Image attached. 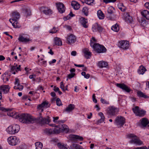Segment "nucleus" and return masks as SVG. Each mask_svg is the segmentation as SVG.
Here are the masks:
<instances>
[{
	"mask_svg": "<svg viewBox=\"0 0 149 149\" xmlns=\"http://www.w3.org/2000/svg\"><path fill=\"white\" fill-rule=\"evenodd\" d=\"M12 109H6L7 111H9L8 113V116L13 118L18 119L19 121L23 123L29 124L34 123L36 119L32 116L28 114L23 113L19 114L17 113L12 111Z\"/></svg>",
	"mask_w": 149,
	"mask_h": 149,
	"instance_id": "obj_1",
	"label": "nucleus"
},
{
	"mask_svg": "<svg viewBox=\"0 0 149 149\" xmlns=\"http://www.w3.org/2000/svg\"><path fill=\"white\" fill-rule=\"evenodd\" d=\"M127 137L130 139V143L131 144L139 146L143 145V142L137 136L134 134H128L127 135Z\"/></svg>",
	"mask_w": 149,
	"mask_h": 149,
	"instance_id": "obj_2",
	"label": "nucleus"
},
{
	"mask_svg": "<svg viewBox=\"0 0 149 149\" xmlns=\"http://www.w3.org/2000/svg\"><path fill=\"white\" fill-rule=\"evenodd\" d=\"M90 46L94 51L98 53H102L106 52L107 49L105 47L98 43H94L92 40L90 41Z\"/></svg>",
	"mask_w": 149,
	"mask_h": 149,
	"instance_id": "obj_3",
	"label": "nucleus"
},
{
	"mask_svg": "<svg viewBox=\"0 0 149 149\" xmlns=\"http://www.w3.org/2000/svg\"><path fill=\"white\" fill-rule=\"evenodd\" d=\"M19 130V126L18 125L14 124L9 126L6 130L8 133L13 134L17 133Z\"/></svg>",
	"mask_w": 149,
	"mask_h": 149,
	"instance_id": "obj_4",
	"label": "nucleus"
},
{
	"mask_svg": "<svg viewBox=\"0 0 149 149\" xmlns=\"http://www.w3.org/2000/svg\"><path fill=\"white\" fill-rule=\"evenodd\" d=\"M61 125H60L56 126L54 128L52 129H46L45 130V132L47 134H58L61 132V130L60 129Z\"/></svg>",
	"mask_w": 149,
	"mask_h": 149,
	"instance_id": "obj_5",
	"label": "nucleus"
},
{
	"mask_svg": "<svg viewBox=\"0 0 149 149\" xmlns=\"http://www.w3.org/2000/svg\"><path fill=\"white\" fill-rule=\"evenodd\" d=\"M125 119L123 117L118 116L115 119L114 124L118 127L123 126L125 123Z\"/></svg>",
	"mask_w": 149,
	"mask_h": 149,
	"instance_id": "obj_6",
	"label": "nucleus"
},
{
	"mask_svg": "<svg viewBox=\"0 0 149 149\" xmlns=\"http://www.w3.org/2000/svg\"><path fill=\"white\" fill-rule=\"evenodd\" d=\"M19 139L16 136H11L8 139V141L10 145L15 146L19 142Z\"/></svg>",
	"mask_w": 149,
	"mask_h": 149,
	"instance_id": "obj_7",
	"label": "nucleus"
},
{
	"mask_svg": "<svg viewBox=\"0 0 149 149\" xmlns=\"http://www.w3.org/2000/svg\"><path fill=\"white\" fill-rule=\"evenodd\" d=\"M130 46L129 42L127 41L121 40L119 42V47L123 50H125L129 49Z\"/></svg>",
	"mask_w": 149,
	"mask_h": 149,
	"instance_id": "obj_8",
	"label": "nucleus"
},
{
	"mask_svg": "<svg viewBox=\"0 0 149 149\" xmlns=\"http://www.w3.org/2000/svg\"><path fill=\"white\" fill-rule=\"evenodd\" d=\"M132 110L134 113L137 116H143L146 113V111L143 110L139 109V107H135L132 109Z\"/></svg>",
	"mask_w": 149,
	"mask_h": 149,
	"instance_id": "obj_9",
	"label": "nucleus"
},
{
	"mask_svg": "<svg viewBox=\"0 0 149 149\" xmlns=\"http://www.w3.org/2000/svg\"><path fill=\"white\" fill-rule=\"evenodd\" d=\"M40 11L46 15L50 16L53 13L52 11L49 8L42 6L39 8Z\"/></svg>",
	"mask_w": 149,
	"mask_h": 149,
	"instance_id": "obj_10",
	"label": "nucleus"
},
{
	"mask_svg": "<svg viewBox=\"0 0 149 149\" xmlns=\"http://www.w3.org/2000/svg\"><path fill=\"white\" fill-rule=\"evenodd\" d=\"M115 85L117 87L127 93H129L131 91L130 88L124 83H116Z\"/></svg>",
	"mask_w": 149,
	"mask_h": 149,
	"instance_id": "obj_11",
	"label": "nucleus"
},
{
	"mask_svg": "<svg viewBox=\"0 0 149 149\" xmlns=\"http://www.w3.org/2000/svg\"><path fill=\"white\" fill-rule=\"evenodd\" d=\"M20 17L19 13L17 11L13 12L12 13V18L9 19V21L10 23L13 22H17V21L19 19Z\"/></svg>",
	"mask_w": 149,
	"mask_h": 149,
	"instance_id": "obj_12",
	"label": "nucleus"
},
{
	"mask_svg": "<svg viewBox=\"0 0 149 149\" xmlns=\"http://www.w3.org/2000/svg\"><path fill=\"white\" fill-rule=\"evenodd\" d=\"M124 19L125 21L128 23H133V19L132 17L130 16L128 13H124L123 14Z\"/></svg>",
	"mask_w": 149,
	"mask_h": 149,
	"instance_id": "obj_13",
	"label": "nucleus"
},
{
	"mask_svg": "<svg viewBox=\"0 0 149 149\" xmlns=\"http://www.w3.org/2000/svg\"><path fill=\"white\" fill-rule=\"evenodd\" d=\"M67 43L68 44L71 45L74 43L76 41V38L75 36L71 34L67 36Z\"/></svg>",
	"mask_w": 149,
	"mask_h": 149,
	"instance_id": "obj_14",
	"label": "nucleus"
},
{
	"mask_svg": "<svg viewBox=\"0 0 149 149\" xmlns=\"http://www.w3.org/2000/svg\"><path fill=\"white\" fill-rule=\"evenodd\" d=\"M118 111L119 110L118 108L112 106L110 108L107 113L110 116H113L117 114Z\"/></svg>",
	"mask_w": 149,
	"mask_h": 149,
	"instance_id": "obj_15",
	"label": "nucleus"
},
{
	"mask_svg": "<svg viewBox=\"0 0 149 149\" xmlns=\"http://www.w3.org/2000/svg\"><path fill=\"white\" fill-rule=\"evenodd\" d=\"M92 29L93 32L98 31L101 32L102 31L103 28L97 23H96L93 25Z\"/></svg>",
	"mask_w": 149,
	"mask_h": 149,
	"instance_id": "obj_16",
	"label": "nucleus"
},
{
	"mask_svg": "<svg viewBox=\"0 0 149 149\" xmlns=\"http://www.w3.org/2000/svg\"><path fill=\"white\" fill-rule=\"evenodd\" d=\"M57 9L58 12L61 13H62L65 11V8L64 5L61 3H56Z\"/></svg>",
	"mask_w": 149,
	"mask_h": 149,
	"instance_id": "obj_17",
	"label": "nucleus"
},
{
	"mask_svg": "<svg viewBox=\"0 0 149 149\" xmlns=\"http://www.w3.org/2000/svg\"><path fill=\"white\" fill-rule=\"evenodd\" d=\"M38 120L40 124L41 125H44L45 124H48L50 122V120L49 118L46 119L43 118L42 117H40Z\"/></svg>",
	"mask_w": 149,
	"mask_h": 149,
	"instance_id": "obj_18",
	"label": "nucleus"
},
{
	"mask_svg": "<svg viewBox=\"0 0 149 149\" xmlns=\"http://www.w3.org/2000/svg\"><path fill=\"white\" fill-rule=\"evenodd\" d=\"M69 137L73 141H82L83 138L82 137L79 135L74 134H71L70 135Z\"/></svg>",
	"mask_w": 149,
	"mask_h": 149,
	"instance_id": "obj_19",
	"label": "nucleus"
},
{
	"mask_svg": "<svg viewBox=\"0 0 149 149\" xmlns=\"http://www.w3.org/2000/svg\"><path fill=\"white\" fill-rule=\"evenodd\" d=\"M80 23L85 28H87L88 27V25L87 24L88 23L87 19L85 18L82 17L79 19Z\"/></svg>",
	"mask_w": 149,
	"mask_h": 149,
	"instance_id": "obj_20",
	"label": "nucleus"
},
{
	"mask_svg": "<svg viewBox=\"0 0 149 149\" xmlns=\"http://www.w3.org/2000/svg\"><path fill=\"white\" fill-rule=\"evenodd\" d=\"M13 66L10 68V72L13 74H15L16 72H17L20 70V68L21 66Z\"/></svg>",
	"mask_w": 149,
	"mask_h": 149,
	"instance_id": "obj_21",
	"label": "nucleus"
},
{
	"mask_svg": "<svg viewBox=\"0 0 149 149\" xmlns=\"http://www.w3.org/2000/svg\"><path fill=\"white\" fill-rule=\"evenodd\" d=\"M10 88L8 85H3L0 87V90L2 91L3 93H7L9 90Z\"/></svg>",
	"mask_w": 149,
	"mask_h": 149,
	"instance_id": "obj_22",
	"label": "nucleus"
},
{
	"mask_svg": "<svg viewBox=\"0 0 149 149\" xmlns=\"http://www.w3.org/2000/svg\"><path fill=\"white\" fill-rule=\"evenodd\" d=\"M98 115L100 117V119L97 120L96 124L99 125L102 123L104 121L105 117L104 114L102 112H100L98 113Z\"/></svg>",
	"mask_w": 149,
	"mask_h": 149,
	"instance_id": "obj_23",
	"label": "nucleus"
},
{
	"mask_svg": "<svg viewBox=\"0 0 149 149\" xmlns=\"http://www.w3.org/2000/svg\"><path fill=\"white\" fill-rule=\"evenodd\" d=\"M83 52L85 56L87 58H89L91 56V53L89 51V50L87 48H85L83 50Z\"/></svg>",
	"mask_w": 149,
	"mask_h": 149,
	"instance_id": "obj_24",
	"label": "nucleus"
},
{
	"mask_svg": "<svg viewBox=\"0 0 149 149\" xmlns=\"http://www.w3.org/2000/svg\"><path fill=\"white\" fill-rule=\"evenodd\" d=\"M71 4L74 9L75 10H77L80 8V4L77 2L75 1H72V2Z\"/></svg>",
	"mask_w": 149,
	"mask_h": 149,
	"instance_id": "obj_25",
	"label": "nucleus"
},
{
	"mask_svg": "<svg viewBox=\"0 0 149 149\" xmlns=\"http://www.w3.org/2000/svg\"><path fill=\"white\" fill-rule=\"evenodd\" d=\"M54 44L55 45L58 46H61L62 45V42L61 39L59 38L56 37L54 40Z\"/></svg>",
	"mask_w": 149,
	"mask_h": 149,
	"instance_id": "obj_26",
	"label": "nucleus"
},
{
	"mask_svg": "<svg viewBox=\"0 0 149 149\" xmlns=\"http://www.w3.org/2000/svg\"><path fill=\"white\" fill-rule=\"evenodd\" d=\"M146 70V68L143 66H140L138 70V72L139 74H143Z\"/></svg>",
	"mask_w": 149,
	"mask_h": 149,
	"instance_id": "obj_27",
	"label": "nucleus"
},
{
	"mask_svg": "<svg viewBox=\"0 0 149 149\" xmlns=\"http://www.w3.org/2000/svg\"><path fill=\"white\" fill-rule=\"evenodd\" d=\"M53 122L56 124L63 123L65 122V120H58L59 118V117L58 116L53 117Z\"/></svg>",
	"mask_w": 149,
	"mask_h": 149,
	"instance_id": "obj_28",
	"label": "nucleus"
},
{
	"mask_svg": "<svg viewBox=\"0 0 149 149\" xmlns=\"http://www.w3.org/2000/svg\"><path fill=\"white\" fill-rule=\"evenodd\" d=\"M141 14L146 19L149 20V11L147 10H144L141 12Z\"/></svg>",
	"mask_w": 149,
	"mask_h": 149,
	"instance_id": "obj_29",
	"label": "nucleus"
},
{
	"mask_svg": "<svg viewBox=\"0 0 149 149\" xmlns=\"http://www.w3.org/2000/svg\"><path fill=\"white\" fill-rule=\"evenodd\" d=\"M60 125L61 127L60 128L61 130V132H67L69 131V129L67 125L64 124H63L62 125Z\"/></svg>",
	"mask_w": 149,
	"mask_h": 149,
	"instance_id": "obj_30",
	"label": "nucleus"
},
{
	"mask_svg": "<svg viewBox=\"0 0 149 149\" xmlns=\"http://www.w3.org/2000/svg\"><path fill=\"white\" fill-rule=\"evenodd\" d=\"M69 149H84V148L79 144H74L70 147Z\"/></svg>",
	"mask_w": 149,
	"mask_h": 149,
	"instance_id": "obj_31",
	"label": "nucleus"
},
{
	"mask_svg": "<svg viewBox=\"0 0 149 149\" xmlns=\"http://www.w3.org/2000/svg\"><path fill=\"white\" fill-rule=\"evenodd\" d=\"M58 146L61 149H68V146L67 145L63 143L59 142L58 143Z\"/></svg>",
	"mask_w": 149,
	"mask_h": 149,
	"instance_id": "obj_32",
	"label": "nucleus"
},
{
	"mask_svg": "<svg viewBox=\"0 0 149 149\" xmlns=\"http://www.w3.org/2000/svg\"><path fill=\"white\" fill-rule=\"evenodd\" d=\"M75 106L73 104H69L65 109V111L69 113L74 108Z\"/></svg>",
	"mask_w": 149,
	"mask_h": 149,
	"instance_id": "obj_33",
	"label": "nucleus"
},
{
	"mask_svg": "<svg viewBox=\"0 0 149 149\" xmlns=\"http://www.w3.org/2000/svg\"><path fill=\"white\" fill-rule=\"evenodd\" d=\"M137 96L139 97L144 98H148L149 97L141 91H139L137 92Z\"/></svg>",
	"mask_w": 149,
	"mask_h": 149,
	"instance_id": "obj_34",
	"label": "nucleus"
},
{
	"mask_svg": "<svg viewBox=\"0 0 149 149\" xmlns=\"http://www.w3.org/2000/svg\"><path fill=\"white\" fill-rule=\"evenodd\" d=\"M18 40L20 42H27L30 41L29 38H24L22 36H19Z\"/></svg>",
	"mask_w": 149,
	"mask_h": 149,
	"instance_id": "obj_35",
	"label": "nucleus"
},
{
	"mask_svg": "<svg viewBox=\"0 0 149 149\" xmlns=\"http://www.w3.org/2000/svg\"><path fill=\"white\" fill-rule=\"evenodd\" d=\"M141 123L142 126L146 127L149 123V121L147 119L144 118L141 120Z\"/></svg>",
	"mask_w": 149,
	"mask_h": 149,
	"instance_id": "obj_36",
	"label": "nucleus"
},
{
	"mask_svg": "<svg viewBox=\"0 0 149 149\" xmlns=\"http://www.w3.org/2000/svg\"><path fill=\"white\" fill-rule=\"evenodd\" d=\"M97 16L100 19H103L104 17V14L101 10L97 11Z\"/></svg>",
	"mask_w": 149,
	"mask_h": 149,
	"instance_id": "obj_37",
	"label": "nucleus"
},
{
	"mask_svg": "<svg viewBox=\"0 0 149 149\" xmlns=\"http://www.w3.org/2000/svg\"><path fill=\"white\" fill-rule=\"evenodd\" d=\"M41 105H42L44 109L45 108H47L50 107V104L47 101L43 102L41 104Z\"/></svg>",
	"mask_w": 149,
	"mask_h": 149,
	"instance_id": "obj_38",
	"label": "nucleus"
},
{
	"mask_svg": "<svg viewBox=\"0 0 149 149\" xmlns=\"http://www.w3.org/2000/svg\"><path fill=\"white\" fill-rule=\"evenodd\" d=\"M36 149H41L42 147V144L40 142H38L35 143Z\"/></svg>",
	"mask_w": 149,
	"mask_h": 149,
	"instance_id": "obj_39",
	"label": "nucleus"
},
{
	"mask_svg": "<svg viewBox=\"0 0 149 149\" xmlns=\"http://www.w3.org/2000/svg\"><path fill=\"white\" fill-rule=\"evenodd\" d=\"M111 29L114 31L116 32H118L119 30V28L118 27V25L116 24L114 25L113 26L111 27Z\"/></svg>",
	"mask_w": 149,
	"mask_h": 149,
	"instance_id": "obj_40",
	"label": "nucleus"
},
{
	"mask_svg": "<svg viewBox=\"0 0 149 149\" xmlns=\"http://www.w3.org/2000/svg\"><path fill=\"white\" fill-rule=\"evenodd\" d=\"M88 8L86 7H84L82 9V12L86 16L88 15Z\"/></svg>",
	"mask_w": 149,
	"mask_h": 149,
	"instance_id": "obj_41",
	"label": "nucleus"
},
{
	"mask_svg": "<svg viewBox=\"0 0 149 149\" xmlns=\"http://www.w3.org/2000/svg\"><path fill=\"white\" fill-rule=\"evenodd\" d=\"M118 8L121 10L122 11L124 12L126 10V7L123 4H120L118 5Z\"/></svg>",
	"mask_w": 149,
	"mask_h": 149,
	"instance_id": "obj_42",
	"label": "nucleus"
},
{
	"mask_svg": "<svg viewBox=\"0 0 149 149\" xmlns=\"http://www.w3.org/2000/svg\"><path fill=\"white\" fill-rule=\"evenodd\" d=\"M114 8L112 6H110L108 8L107 10V12L110 15L112 14L113 13V10Z\"/></svg>",
	"mask_w": 149,
	"mask_h": 149,
	"instance_id": "obj_43",
	"label": "nucleus"
},
{
	"mask_svg": "<svg viewBox=\"0 0 149 149\" xmlns=\"http://www.w3.org/2000/svg\"><path fill=\"white\" fill-rule=\"evenodd\" d=\"M14 88L15 89H18L19 91H21L23 89V86L19 84L15 86Z\"/></svg>",
	"mask_w": 149,
	"mask_h": 149,
	"instance_id": "obj_44",
	"label": "nucleus"
},
{
	"mask_svg": "<svg viewBox=\"0 0 149 149\" xmlns=\"http://www.w3.org/2000/svg\"><path fill=\"white\" fill-rule=\"evenodd\" d=\"M101 102L103 104L107 105L109 104V102L108 101H107L106 100L103 99L102 98H101L100 100Z\"/></svg>",
	"mask_w": 149,
	"mask_h": 149,
	"instance_id": "obj_45",
	"label": "nucleus"
},
{
	"mask_svg": "<svg viewBox=\"0 0 149 149\" xmlns=\"http://www.w3.org/2000/svg\"><path fill=\"white\" fill-rule=\"evenodd\" d=\"M60 88L62 89L63 91H65L66 90H67L68 89L67 87H65L63 84V82L61 81L60 84Z\"/></svg>",
	"mask_w": 149,
	"mask_h": 149,
	"instance_id": "obj_46",
	"label": "nucleus"
},
{
	"mask_svg": "<svg viewBox=\"0 0 149 149\" xmlns=\"http://www.w3.org/2000/svg\"><path fill=\"white\" fill-rule=\"evenodd\" d=\"M37 109L38 111L41 112L43 111L44 108L40 104L37 106Z\"/></svg>",
	"mask_w": 149,
	"mask_h": 149,
	"instance_id": "obj_47",
	"label": "nucleus"
},
{
	"mask_svg": "<svg viewBox=\"0 0 149 149\" xmlns=\"http://www.w3.org/2000/svg\"><path fill=\"white\" fill-rule=\"evenodd\" d=\"M57 31V28L55 27H54L52 29L49 31V33H56Z\"/></svg>",
	"mask_w": 149,
	"mask_h": 149,
	"instance_id": "obj_48",
	"label": "nucleus"
},
{
	"mask_svg": "<svg viewBox=\"0 0 149 149\" xmlns=\"http://www.w3.org/2000/svg\"><path fill=\"white\" fill-rule=\"evenodd\" d=\"M107 62L103 61H101L98 62V65H108Z\"/></svg>",
	"mask_w": 149,
	"mask_h": 149,
	"instance_id": "obj_49",
	"label": "nucleus"
},
{
	"mask_svg": "<svg viewBox=\"0 0 149 149\" xmlns=\"http://www.w3.org/2000/svg\"><path fill=\"white\" fill-rule=\"evenodd\" d=\"M74 16H75V15L72 13V11H71L68 15L65 18L66 19L65 20L69 19L70 18V17H73Z\"/></svg>",
	"mask_w": 149,
	"mask_h": 149,
	"instance_id": "obj_50",
	"label": "nucleus"
},
{
	"mask_svg": "<svg viewBox=\"0 0 149 149\" xmlns=\"http://www.w3.org/2000/svg\"><path fill=\"white\" fill-rule=\"evenodd\" d=\"M56 105L58 106H60L62 105L61 100L59 98L57 99L56 100Z\"/></svg>",
	"mask_w": 149,
	"mask_h": 149,
	"instance_id": "obj_51",
	"label": "nucleus"
},
{
	"mask_svg": "<svg viewBox=\"0 0 149 149\" xmlns=\"http://www.w3.org/2000/svg\"><path fill=\"white\" fill-rule=\"evenodd\" d=\"M116 1V0H103V2L106 4L109 3H114Z\"/></svg>",
	"mask_w": 149,
	"mask_h": 149,
	"instance_id": "obj_52",
	"label": "nucleus"
},
{
	"mask_svg": "<svg viewBox=\"0 0 149 149\" xmlns=\"http://www.w3.org/2000/svg\"><path fill=\"white\" fill-rule=\"evenodd\" d=\"M94 0H85V3L88 5H91V3H93Z\"/></svg>",
	"mask_w": 149,
	"mask_h": 149,
	"instance_id": "obj_53",
	"label": "nucleus"
},
{
	"mask_svg": "<svg viewBox=\"0 0 149 149\" xmlns=\"http://www.w3.org/2000/svg\"><path fill=\"white\" fill-rule=\"evenodd\" d=\"M24 11L27 13L28 15H29L31 14V10L29 8H26L24 9Z\"/></svg>",
	"mask_w": 149,
	"mask_h": 149,
	"instance_id": "obj_54",
	"label": "nucleus"
},
{
	"mask_svg": "<svg viewBox=\"0 0 149 149\" xmlns=\"http://www.w3.org/2000/svg\"><path fill=\"white\" fill-rule=\"evenodd\" d=\"M11 23L12 24V25L14 28H17L19 27V26H18L17 25V22H13L12 23Z\"/></svg>",
	"mask_w": 149,
	"mask_h": 149,
	"instance_id": "obj_55",
	"label": "nucleus"
},
{
	"mask_svg": "<svg viewBox=\"0 0 149 149\" xmlns=\"http://www.w3.org/2000/svg\"><path fill=\"white\" fill-rule=\"evenodd\" d=\"M75 74L74 73H71L68 75V77L69 79H71L74 76Z\"/></svg>",
	"mask_w": 149,
	"mask_h": 149,
	"instance_id": "obj_56",
	"label": "nucleus"
},
{
	"mask_svg": "<svg viewBox=\"0 0 149 149\" xmlns=\"http://www.w3.org/2000/svg\"><path fill=\"white\" fill-rule=\"evenodd\" d=\"M19 80L18 79H15V86L19 84Z\"/></svg>",
	"mask_w": 149,
	"mask_h": 149,
	"instance_id": "obj_57",
	"label": "nucleus"
},
{
	"mask_svg": "<svg viewBox=\"0 0 149 149\" xmlns=\"http://www.w3.org/2000/svg\"><path fill=\"white\" fill-rule=\"evenodd\" d=\"M146 89L149 90V81L146 82Z\"/></svg>",
	"mask_w": 149,
	"mask_h": 149,
	"instance_id": "obj_58",
	"label": "nucleus"
},
{
	"mask_svg": "<svg viewBox=\"0 0 149 149\" xmlns=\"http://www.w3.org/2000/svg\"><path fill=\"white\" fill-rule=\"evenodd\" d=\"M144 5L146 8L149 9V2H146Z\"/></svg>",
	"mask_w": 149,
	"mask_h": 149,
	"instance_id": "obj_59",
	"label": "nucleus"
},
{
	"mask_svg": "<svg viewBox=\"0 0 149 149\" xmlns=\"http://www.w3.org/2000/svg\"><path fill=\"white\" fill-rule=\"evenodd\" d=\"M59 90V89L58 87L55 86L54 87V90L56 92H58Z\"/></svg>",
	"mask_w": 149,
	"mask_h": 149,
	"instance_id": "obj_60",
	"label": "nucleus"
},
{
	"mask_svg": "<svg viewBox=\"0 0 149 149\" xmlns=\"http://www.w3.org/2000/svg\"><path fill=\"white\" fill-rule=\"evenodd\" d=\"M47 64V61H43L41 62H40V63H38L39 65L40 64L42 65H46Z\"/></svg>",
	"mask_w": 149,
	"mask_h": 149,
	"instance_id": "obj_61",
	"label": "nucleus"
},
{
	"mask_svg": "<svg viewBox=\"0 0 149 149\" xmlns=\"http://www.w3.org/2000/svg\"><path fill=\"white\" fill-rule=\"evenodd\" d=\"M77 54V52L75 51H72L71 53V55L72 56H75Z\"/></svg>",
	"mask_w": 149,
	"mask_h": 149,
	"instance_id": "obj_62",
	"label": "nucleus"
},
{
	"mask_svg": "<svg viewBox=\"0 0 149 149\" xmlns=\"http://www.w3.org/2000/svg\"><path fill=\"white\" fill-rule=\"evenodd\" d=\"M79 88H78V87L77 86H76L75 87L74 91L77 92H78L79 91Z\"/></svg>",
	"mask_w": 149,
	"mask_h": 149,
	"instance_id": "obj_63",
	"label": "nucleus"
},
{
	"mask_svg": "<svg viewBox=\"0 0 149 149\" xmlns=\"http://www.w3.org/2000/svg\"><path fill=\"white\" fill-rule=\"evenodd\" d=\"M90 77V75L89 74H86L84 77L86 79H88Z\"/></svg>",
	"mask_w": 149,
	"mask_h": 149,
	"instance_id": "obj_64",
	"label": "nucleus"
}]
</instances>
